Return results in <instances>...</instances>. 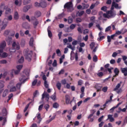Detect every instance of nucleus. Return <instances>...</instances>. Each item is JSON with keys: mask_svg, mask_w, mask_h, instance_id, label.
<instances>
[{"mask_svg": "<svg viewBox=\"0 0 127 127\" xmlns=\"http://www.w3.org/2000/svg\"><path fill=\"white\" fill-rule=\"evenodd\" d=\"M123 83V82L121 81L120 83H118L115 87V88L114 89L113 91H115V92L116 91H118L119 89L121 87V84Z\"/></svg>", "mask_w": 127, "mask_h": 127, "instance_id": "f3484780", "label": "nucleus"}, {"mask_svg": "<svg viewBox=\"0 0 127 127\" xmlns=\"http://www.w3.org/2000/svg\"><path fill=\"white\" fill-rule=\"evenodd\" d=\"M101 10H103V11H107V6H104L101 8Z\"/></svg>", "mask_w": 127, "mask_h": 127, "instance_id": "69168bd1", "label": "nucleus"}, {"mask_svg": "<svg viewBox=\"0 0 127 127\" xmlns=\"http://www.w3.org/2000/svg\"><path fill=\"white\" fill-rule=\"evenodd\" d=\"M19 18V16H18V13L17 12H15L14 14V18L15 20L18 19Z\"/></svg>", "mask_w": 127, "mask_h": 127, "instance_id": "bb28decb", "label": "nucleus"}, {"mask_svg": "<svg viewBox=\"0 0 127 127\" xmlns=\"http://www.w3.org/2000/svg\"><path fill=\"white\" fill-rule=\"evenodd\" d=\"M82 84H83V80H82L81 79H80L78 81V86H82Z\"/></svg>", "mask_w": 127, "mask_h": 127, "instance_id": "680f3d73", "label": "nucleus"}, {"mask_svg": "<svg viewBox=\"0 0 127 127\" xmlns=\"http://www.w3.org/2000/svg\"><path fill=\"white\" fill-rule=\"evenodd\" d=\"M50 107V106H49V104H46L44 106V108L46 110L47 112L48 111V109H49Z\"/></svg>", "mask_w": 127, "mask_h": 127, "instance_id": "864d4df0", "label": "nucleus"}, {"mask_svg": "<svg viewBox=\"0 0 127 127\" xmlns=\"http://www.w3.org/2000/svg\"><path fill=\"white\" fill-rule=\"evenodd\" d=\"M91 49H94L95 47V42H93L90 44Z\"/></svg>", "mask_w": 127, "mask_h": 127, "instance_id": "09e8293b", "label": "nucleus"}, {"mask_svg": "<svg viewBox=\"0 0 127 127\" xmlns=\"http://www.w3.org/2000/svg\"><path fill=\"white\" fill-rule=\"evenodd\" d=\"M22 84V83L21 82L17 83L16 85V87H15V86H14V85H15L14 81L12 80L10 82L7 88L8 89H10V92H15V91H18V92L17 94H19V93H20V87H21Z\"/></svg>", "mask_w": 127, "mask_h": 127, "instance_id": "f257e3e1", "label": "nucleus"}, {"mask_svg": "<svg viewBox=\"0 0 127 127\" xmlns=\"http://www.w3.org/2000/svg\"><path fill=\"white\" fill-rule=\"evenodd\" d=\"M23 73L24 74L26 75V77H28L29 76V70L27 69H25L23 71Z\"/></svg>", "mask_w": 127, "mask_h": 127, "instance_id": "5701e85b", "label": "nucleus"}, {"mask_svg": "<svg viewBox=\"0 0 127 127\" xmlns=\"http://www.w3.org/2000/svg\"><path fill=\"white\" fill-rule=\"evenodd\" d=\"M107 117L108 118L107 119V121H108V120H109L110 123H113V122H115V118L113 117V115H108Z\"/></svg>", "mask_w": 127, "mask_h": 127, "instance_id": "9b49d317", "label": "nucleus"}, {"mask_svg": "<svg viewBox=\"0 0 127 127\" xmlns=\"http://www.w3.org/2000/svg\"><path fill=\"white\" fill-rule=\"evenodd\" d=\"M67 48H69V49H71L72 51L75 50V46H72V45L69 44L68 46H67Z\"/></svg>", "mask_w": 127, "mask_h": 127, "instance_id": "c9c22d12", "label": "nucleus"}, {"mask_svg": "<svg viewBox=\"0 0 127 127\" xmlns=\"http://www.w3.org/2000/svg\"><path fill=\"white\" fill-rule=\"evenodd\" d=\"M53 107L54 108V109H58L59 108V104L57 102H55L53 104Z\"/></svg>", "mask_w": 127, "mask_h": 127, "instance_id": "393cba45", "label": "nucleus"}, {"mask_svg": "<svg viewBox=\"0 0 127 127\" xmlns=\"http://www.w3.org/2000/svg\"><path fill=\"white\" fill-rule=\"evenodd\" d=\"M98 77H103L104 76V73L103 72H100L97 74Z\"/></svg>", "mask_w": 127, "mask_h": 127, "instance_id": "6e6d98bb", "label": "nucleus"}, {"mask_svg": "<svg viewBox=\"0 0 127 127\" xmlns=\"http://www.w3.org/2000/svg\"><path fill=\"white\" fill-rule=\"evenodd\" d=\"M29 8H30V5H26L23 7V11H24V12H27V11H28V9H29Z\"/></svg>", "mask_w": 127, "mask_h": 127, "instance_id": "a211bd4d", "label": "nucleus"}, {"mask_svg": "<svg viewBox=\"0 0 127 127\" xmlns=\"http://www.w3.org/2000/svg\"><path fill=\"white\" fill-rule=\"evenodd\" d=\"M76 24H71L69 27H67L66 29V30L65 31L66 32H70V29L71 30H73V29H75V27H76Z\"/></svg>", "mask_w": 127, "mask_h": 127, "instance_id": "6e6552de", "label": "nucleus"}, {"mask_svg": "<svg viewBox=\"0 0 127 127\" xmlns=\"http://www.w3.org/2000/svg\"><path fill=\"white\" fill-rule=\"evenodd\" d=\"M29 45L32 47V46H33V38L32 37L30 38V42H29Z\"/></svg>", "mask_w": 127, "mask_h": 127, "instance_id": "f704fd0d", "label": "nucleus"}, {"mask_svg": "<svg viewBox=\"0 0 127 127\" xmlns=\"http://www.w3.org/2000/svg\"><path fill=\"white\" fill-rule=\"evenodd\" d=\"M24 61V58L23 57H21V58L18 60V63L22 64V63Z\"/></svg>", "mask_w": 127, "mask_h": 127, "instance_id": "a19ab883", "label": "nucleus"}, {"mask_svg": "<svg viewBox=\"0 0 127 127\" xmlns=\"http://www.w3.org/2000/svg\"><path fill=\"white\" fill-rule=\"evenodd\" d=\"M50 98V95L47 92L44 91L42 95V101L43 102L44 99H45L46 102H48L49 101V98Z\"/></svg>", "mask_w": 127, "mask_h": 127, "instance_id": "423d86ee", "label": "nucleus"}, {"mask_svg": "<svg viewBox=\"0 0 127 127\" xmlns=\"http://www.w3.org/2000/svg\"><path fill=\"white\" fill-rule=\"evenodd\" d=\"M64 8H67V11H73V4L72 2H68L64 5Z\"/></svg>", "mask_w": 127, "mask_h": 127, "instance_id": "20e7f679", "label": "nucleus"}, {"mask_svg": "<svg viewBox=\"0 0 127 127\" xmlns=\"http://www.w3.org/2000/svg\"><path fill=\"white\" fill-rule=\"evenodd\" d=\"M65 102L66 105H69V104L72 103V101H70V96L68 95H65Z\"/></svg>", "mask_w": 127, "mask_h": 127, "instance_id": "f8f14e48", "label": "nucleus"}, {"mask_svg": "<svg viewBox=\"0 0 127 127\" xmlns=\"http://www.w3.org/2000/svg\"><path fill=\"white\" fill-rule=\"evenodd\" d=\"M48 34L50 38H51V37H52V32H51V31H50V30L48 29Z\"/></svg>", "mask_w": 127, "mask_h": 127, "instance_id": "4c0bfd02", "label": "nucleus"}, {"mask_svg": "<svg viewBox=\"0 0 127 127\" xmlns=\"http://www.w3.org/2000/svg\"><path fill=\"white\" fill-rule=\"evenodd\" d=\"M122 58H123V61H124V63H125V61H127V56H123Z\"/></svg>", "mask_w": 127, "mask_h": 127, "instance_id": "338daca9", "label": "nucleus"}, {"mask_svg": "<svg viewBox=\"0 0 127 127\" xmlns=\"http://www.w3.org/2000/svg\"><path fill=\"white\" fill-rule=\"evenodd\" d=\"M95 68V64H91L89 67V71H90V72H92L93 70H94V68Z\"/></svg>", "mask_w": 127, "mask_h": 127, "instance_id": "412c9836", "label": "nucleus"}, {"mask_svg": "<svg viewBox=\"0 0 127 127\" xmlns=\"http://www.w3.org/2000/svg\"><path fill=\"white\" fill-rule=\"evenodd\" d=\"M112 4H114V7L116 8L117 9H119H119H121V8H122V6H119V4L116 3L115 1H113Z\"/></svg>", "mask_w": 127, "mask_h": 127, "instance_id": "2eb2a0df", "label": "nucleus"}, {"mask_svg": "<svg viewBox=\"0 0 127 127\" xmlns=\"http://www.w3.org/2000/svg\"><path fill=\"white\" fill-rule=\"evenodd\" d=\"M51 99H52L54 102L56 101V93L55 92L54 94L50 96Z\"/></svg>", "mask_w": 127, "mask_h": 127, "instance_id": "cd10ccee", "label": "nucleus"}, {"mask_svg": "<svg viewBox=\"0 0 127 127\" xmlns=\"http://www.w3.org/2000/svg\"><path fill=\"white\" fill-rule=\"evenodd\" d=\"M67 21H68V23L69 24H71V23H72V22H73V18H72L71 17H68V19H67Z\"/></svg>", "mask_w": 127, "mask_h": 127, "instance_id": "c756f323", "label": "nucleus"}, {"mask_svg": "<svg viewBox=\"0 0 127 127\" xmlns=\"http://www.w3.org/2000/svg\"><path fill=\"white\" fill-rule=\"evenodd\" d=\"M28 79L29 78L28 77L26 78V76H25V75H21V76L19 78V81L20 82L23 81L22 83V84H24V83H25V82H26V81H27Z\"/></svg>", "mask_w": 127, "mask_h": 127, "instance_id": "1a4fd4ad", "label": "nucleus"}, {"mask_svg": "<svg viewBox=\"0 0 127 127\" xmlns=\"http://www.w3.org/2000/svg\"><path fill=\"white\" fill-rule=\"evenodd\" d=\"M82 21V19H81L80 18H77L76 19V22H77V23H79V22H81Z\"/></svg>", "mask_w": 127, "mask_h": 127, "instance_id": "0e129e2a", "label": "nucleus"}, {"mask_svg": "<svg viewBox=\"0 0 127 127\" xmlns=\"http://www.w3.org/2000/svg\"><path fill=\"white\" fill-rule=\"evenodd\" d=\"M6 26H7V23H5V24H3L2 25V26L1 27V29L2 30H3L4 29H5V27H6Z\"/></svg>", "mask_w": 127, "mask_h": 127, "instance_id": "4d7b16f0", "label": "nucleus"}, {"mask_svg": "<svg viewBox=\"0 0 127 127\" xmlns=\"http://www.w3.org/2000/svg\"><path fill=\"white\" fill-rule=\"evenodd\" d=\"M6 60H3L0 61V64H6Z\"/></svg>", "mask_w": 127, "mask_h": 127, "instance_id": "e2e57ef3", "label": "nucleus"}, {"mask_svg": "<svg viewBox=\"0 0 127 127\" xmlns=\"http://www.w3.org/2000/svg\"><path fill=\"white\" fill-rule=\"evenodd\" d=\"M111 29H112V26H109L106 28L105 32H108V31H110Z\"/></svg>", "mask_w": 127, "mask_h": 127, "instance_id": "de8ad7c7", "label": "nucleus"}, {"mask_svg": "<svg viewBox=\"0 0 127 127\" xmlns=\"http://www.w3.org/2000/svg\"><path fill=\"white\" fill-rule=\"evenodd\" d=\"M44 85L45 88H46V89H48V88H49V84H48V82H47V81H44Z\"/></svg>", "mask_w": 127, "mask_h": 127, "instance_id": "72a5a7b5", "label": "nucleus"}, {"mask_svg": "<svg viewBox=\"0 0 127 127\" xmlns=\"http://www.w3.org/2000/svg\"><path fill=\"white\" fill-rule=\"evenodd\" d=\"M6 46V43H5V41L2 42L0 44V48H3L4 49V48Z\"/></svg>", "mask_w": 127, "mask_h": 127, "instance_id": "4be33fe9", "label": "nucleus"}, {"mask_svg": "<svg viewBox=\"0 0 127 127\" xmlns=\"http://www.w3.org/2000/svg\"><path fill=\"white\" fill-rule=\"evenodd\" d=\"M93 116H94L93 114H90L87 117L88 120H89L90 123H93V122H94V118H92Z\"/></svg>", "mask_w": 127, "mask_h": 127, "instance_id": "6ab92c4d", "label": "nucleus"}, {"mask_svg": "<svg viewBox=\"0 0 127 127\" xmlns=\"http://www.w3.org/2000/svg\"><path fill=\"white\" fill-rule=\"evenodd\" d=\"M108 15L109 16V18H113L117 15V13L116 12L112 11V10H110L109 11H108Z\"/></svg>", "mask_w": 127, "mask_h": 127, "instance_id": "0eeeda50", "label": "nucleus"}, {"mask_svg": "<svg viewBox=\"0 0 127 127\" xmlns=\"http://www.w3.org/2000/svg\"><path fill=\"white\" fill-rule=\"evenodd\" d=\"M11 9L9 8H7L6 9L5 13V14H8L9 13H10Z\"/></svg>", "mask_w": 127, "mask_h": 127, "instance_id": "c03bdc74", "label": "nucleus"}, {"mask_svg": "<svg viewBox=\"0 0 127 127\" xmlns=\"http://www.w3.org/2000/svg\"><path fill=\"white\" fill-rule=\"evenodd\" d=\"M2 121V126H4L6 123V118L5 117H0V122Z\"/></svg>", "mask_w": 127, "mask_h": 127, "instance_id": "4468645a", "label": "nucleus"}, {"mask_svg": "<svg viewBox=\"0 0 127 127\" xmlns=\"http://www.w3.org/2000/svg\"><path fill=\"white\" fill-rule=\"evenodd\" d=\"M8 94V90L6 89L4 91L2 94V97H4Z\"/></svg>", "mask_w": 127, "mask_h": 127, "instance_id": "2f4dec72", "label": "nucleus"}, {"mask_svg": "<svg viewBox=\"0 0 127 127\" xmlns=\"http://www.w3.org/2000/svg\"><path fill=\"white\" fill-rule=\"evenodd\" d=\"M123 31H124V29H122L121 31H116L115 34H117L118 35H121V33H123Z\"/></svg>", "mask_w": 127, "mask_h": 127, "instance_id": "37998d69", "label": "nucleus"}, {"mask_svg": "<svg viewBox=\"0 0 127 127\" xmlns=\"http://www.w3.org/2000/svg\"><path fill=\"white\" fill-rule=\"evenodd\" d=\"M22 67H23V66L22 65V64H20V65H17L16 68H17V70H18L19 71H20V70H21V69H22Z\"/></svg>", "mask_w": 127, "mask_h": 127, "instance_id": "58836bf2", "label": "nucleus"}, {"mask_svg": "<svg viewBox=\"0 0 127 127\" xmlns=\"http://www.w3.org/2000/svg\"><path fill=\"white\" fill-rule=\"evenodd\" d=\"M8 54L6 53H3L1 55V57L2 58H5L6 57H7Z\"/></svg>", "mask_w": 127, "mask_h": 127, "instance_id": "79ce46f5", "label": "nucleus"}, {"mask_svg": "<svg viewBox=\"0 0 127 127\" xmlns=\"http://www.w3.org/2000/svg\"><path fill=\"white\" fill-rule=\"evenodd\" d=\"M24 54L25 57L28 61H31V57H32V51H29L28 49L24 50Z\"/></svg>", "mask_w": 127, "mask_h": 127, "instance_id": "7ed1b4c3", "label": "nucleus"}, {"mask_svg": "<svg viewBox=\"0 0 127 127\" xmlns=\"http://www.w3.org/2000/svg\"><path fill=\"white\" fill-rule=\"evenodd\" d=\"M20 49V45L18 43L13 42L12 45V48L9 49L10 52H15L16 50H19Z\"/></svg>", "mask_w": 127, "mask_h": 127, "instance_id": "f03ea898", "label": "nucleus"}, {"mask_svg": "<svg viewBox=\"0 0 127 127\" xmlns=\"http://www.w3.org/2000/svg\"><path fill=\"white\" fill-rule=\"evenodd\" d=\"M30 0H24L23 1V3L24 4H28V3L30 2Z\"/></svg>", "mask_w": 127, "mask_h": 127, "instance_id": "49530a36", "label": "nucleus"}, {"mask_svg": "<svg viewBox=\"0 0 127 127\" xmlns=\"http://www.w3.org/2000/svg\"><path fill=\"white\" fill-rule=\"evenodd\" d=\"M4 81L3 80H0V90L4 87Z\"/></svg>", "mask_w": 127, "mask_h": 127, "instance_id": "a878e982", "label": "nucleus"}, {"mask_svg": "<svg viewBox=\"0 0 127 127\" xmlns=\"http://www.w3.org/2000/svg\"><path fill=\"white\" fill-rule=\"evenodd\" d=\"M23 27L25 29H29L30 28V25L28 23H25L23 24Z\"/></svg>", "mask_w": 127, "mask_h": 127, "instance_id": "dca6fc26", "label": "nucleus"}, {"mask_svg": "<svg viewBox=\"0 0 127 127\" xmlns=\"http://www.w3.org/2000/svg\"><path fill=\"white\" fill-rule=\"evenodd\" d=\"M84 14V11H77L76 13V16H82Z\"/></svg>", "mask_w": 127, "mask_h": 127, "instance_id": "aec40b11", "label": "nucleus"}, {"mask_svg": "<svg viewBox=\"0 0 127 127\" xmlns=\"http://www.w3.org/2000/svg\"><path fill=\"white\" fill-rule=\"evenodd\" d=\"M56 51L58 56H61V51L59 49H57Z\"/></svg>", "mask_w": 127, "mask_h": 127, "instance_id": "ea45409f", "label": "nucleus"}, {"mask_svg": "<svg viewBox=\"0 0 127 127\" xmlns=\"http://www.w3.org/2000/svg\"><path fill=\"white\" fill-rule=\"evenodd\" d=\"M7 115V112L6 111V109H3L2 110V116L3 117H5Z\"/></svg>", "mask_w": 127, "mask_h": 127, "instance_id": "b1692460", "label": "nucleus"}, {"mask_svg": "<svg viewBox=\"0 0 127 127\" xmlns=\"http://www.w3.org/2000/svg\"><path fill=\"white\" fill-rule=\"evenodd\" d=\"M123 104V102L119 103L116 106H114L111 109H110V111H111V113H113L114 111H115V109H117V108H119V106Z\"/></svg>", "mask_w": 127, "mask_h": 127, "instance_id": "9d476101", "label": "nucleus"}, {"mask_svg": "<svg viewBox=\"0 0 127 127\" xmlns=\"http://www.w3.org/2000/svg\"><path fill=\"white\" fill-rule=\"evenodd\" d=\"M103 17H105L106 18H110L109 16V13L107 11V14H106V13H104L103 14Z\"/></svg>", "mask_w": 127, "mask_h": 127, "instance_id": "603ef678", "label": "nucleus"}, {"mask_svg": "<svg viewBox=\"0 0 127 127\" xmlns=\"http://www.w3.org/2000/svg\"><path fill=\"white\" fill-rule=\"evenodd\" d=\"M77 31L79 32V33H83V30L80 27L77 28Z\"/></svg>", "mask_w": 127, "mask_h": 127, "instance_id": "5fc2aeb1", "label": "nucleus"}, {"mask_svg": "<svg viewBox=\"0 0 127 127\" xmlns=\"http://www.w3.org/2000/svg\"><path fill=\"white\" fill-rule=\"evenodd\" d=\"M37 83V79H35L32 83V86H35Z\"/></svg>", "mask_w": 127, "mask_h": 127, "instance_id": "bf43d9fd", "label": "nucleus"}, {"mask_svg": "<svg viewBox=\"0 0 127 127\" xmlns=\"http://www.w3.org/2000/svg\"><path fill=\"white\" fill-rule=\"evenodd\" d=\"M36 15L37 17H39L41 15V12L39 11H37L36 12Z\"/></svg>", "mask_w": 127, "mask_h": 127, "instance_id": "8fccbe9b", "label": "nucleus"}, {"mask_svg": "<svg viewBox=\"0 0 127 127\" xmlns=\"http://www.w3.org/2000/svg\"><path fill=\"white\" fill-rule=\"evenodd\" d=\"M108 86H105L102 88V91L104 92V93H107V92L108 91Z\"/></svg>", "mask_w": 127, "mask_h": 127, "instance_id": "473e14b6", "label": "nucleus"}, {"mask_svg": "<svg viewBox=\"0 0 127 127\" xmlns=\"http://www.w3.org/2000/svg\"><path fill=\"white\" fill-rule=\"evenodd\" d=\"M93 60L94 62H97L98 61V57L95 55L93 57Z\"/></svg>", "mask_w": 127, "mask_h": 127, "instance_id": "a18cd8bd", "label": "nucleus"}, {"mask_svg": "<svg viewBox=\"0 0 127 127\" xmlns=\"http://www.w3.org/2000/svg\"><path fill=\"white\" fill-rule=\"evenodd\" d=\"M114 72L116 75H119L120 74V70H119V68L118 67H116L114 69Z\"/></svg>", "mask_w": 127, "mask_h": 127, "instance_id": "c85d7f7f", "label": "nucleus"}, {"mask_svg": "<svg viewBox=\"0 0 127 127\" xmlns=\"http://www.w3.org/2000/svg\"><path fill=\"white\" fill-rule=\"evenodd\" d=\"M38 21L37 20H36L35 22L33 23L34 28H36V26L38 25Z\"/></svg>", "mask_w": 127, "mask_h": 127, "instance_id": "e433bc0d", "label": "nucleus"}, {"mask_svg": "<svg viewBox=\"0 0 127 127\" xmlns=\"http://www.w3.org/2000/svg\"><path fill=\"white\" fill-rule=\"evenodd\" d=\"M62 17H64V14L62 13L58 15L59 19H61V18H62Z\"/></svg>", "mask_w": 127, "mask_h": 127, "instance_id": "052dcab7", "label": "nucleus"}, {"mask_svg": "<svg viewBox=\"0 0 127 127\" xmlns=\"http://www.w3.org/2000/svg\"><path fill=\"white\" fill-rule=\"evenodd\" d=\"M78 44V41L77 40H75L72 42V45H73V46H75Z\"/></svg>", "mask_w": 127, "mask_h": 127, "instance_id": "13d9d810", "label": "nucleus"}, {"mask_svg": "<svg viewBox=\"0 0 127 127\" xmlns=\"http://www.w3.org/2000/svg\"><path fill=\"white\" fill-rule=\"evenodd\" d=\"M61 83L58 82L56 84V87L58 90H61Z\"/></svg>", "mask_w": 127, "mask_h": 127, "instance_id": "7c9ffc66", "label": "nucleus"}, {"mask_svg": "<svg viewBox=\"0 0 127 127\" xmlns=\"http://www.w3.org/2000/svg\"><path fill=\"white\" fill-rule=\"evenodd\" d=\"M127 20V15H126V17L123 18V22L125 23Z\"/></svg>", "mask_w": 127, "mask_h": 127, "instance_id": "774afa93", "label": "nucleus"}, {"mask_svg": "<svg viewBox=\"0 0 127 127\" xmlns=\"http://www.w3.org/2000/svg\"><path fill=\"white\" fill-rule=\"evenodd\" d=\"M122 72L124 74V76H127V67L121 68Z\"/></svg>", "mask_w": 127, "mask_h": 127, "instance_id": "ddd939ff", "label": "nucleus"}, {"mask_svg": "<svg viewBox=\"0 0 127 127\" xmlns=\"http://www.w3.org/2000/svg\"><path fill=\"white\" fill-rule=\"evenodd\" d=\"M35 6H38V7H42V8H44L47 6V3L45 1H42L40 3L36 2L35 3Z\"/></svg>", "mask_w": 127, "mask_h": 127, "instance_id": "39448f33", "label": "nucleus"}, {"mask_svg": "<svg viewBox=\"0 0 127 127\" xmlns=\"http://www.w3.org/2000/svg\"><path fill=\"white\" fill-rule=\"evenodd\" d=\"M12 73H13V72H14L15 75H17V74H18V73H19V72H20V71L18 70V69L17 70H15L14 69H13V70H12Z\"/></svg>", "mask_w": 127, "mask_h": 127, "instance_id": "3c124183", "label": "nucleus"}]
</instances>
